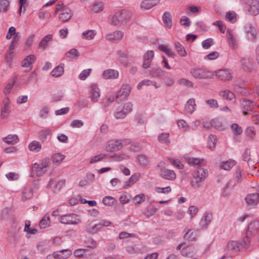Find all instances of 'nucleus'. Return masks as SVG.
<instances>
[{"label":"nucleus","mask_w":259,"mask_h":259,"mask_svg":"<svg viewBox=\"0 0 259 259\" xmlns=\"http://www.w3.org/2000/svg\"><path fill=\"white\" fill-rule=\"evenodd\" d=\"M132 16L128 11L123 10L116 12L110 18V23L112 25L119 26L127 22Z\"/></svg>","instance_id":"f257e3e1"},{"label":"nucleus","mask_w":259,"mask_h":259,"mask_svg":"<svg viewBox=\"0 0 259 259\" xmlns=\"http://www.w3.org/2000/svg\"><path fill=\"white\" fill-rule=\"evenodd\" d=\"M208 172L206 169L199 167L193 171V180L191 182V185L193 188L199 187L201 183L207 177Z\"/></svg>","instance_id":"f03ea898"},{"label":"nucleus","mask_w":259,"mask_h":259,"mask_svg":"<svg viewBox=\"0 0 259 259\" xmlns=\"http://www.w3.org/2000/svg\"><path fill=\"white\" fill-rule=\"evenodd\" d=\"M55 13L59 14V19L63 22L69 20L72 16L71 9L63 4L56 6Z\"/></svg>","instance_id":"7ed1b4c3"},{"label":"nucleus","mask_w":259,"mask_h":259,"mask_svg":"<svg viewBox=\"0 0 259 259\" xmlns=\"http://www.w3.org/2000/svg\"><path fill=\"white\" fill-rule=\"evenodd\" d=\"M190 73L193 77L198 79L211 78L213 76V74L211 72L198 67L191 68Z\"/></svg>","instance_id":"20e7f679"},{"label":"nucleus","mask_w":259,"mask_h":259,"mask_svg":"<svg viewBox=\"0 0 259 259\" xmlns=\"http://www.w3.org/2000/svg\"><path fill=\"white\" fill-rule=\"evenodd\" d=\"M240 106L243 110L242 113H250V112H256L255 109L257 108L256 103L249 99L243 98L240 103Z\"/></svg>","instance_id":"39448f33"},{"label":"nucleus","mask_w":259,"mask_h":259,"mask_svg":"<svg viewBox=\"0 0 259 259\" xmlns=\"http://www.w3.org/2000/svg\"><path fill=\"white\" fill-rule=\"evenodd\" d=\"M59 221L61 223L67 225H75L80 222L79 216L74 213L61 215L59 218Z\"/></svg>","instance_id":"423d86ee"},{"label":"nucleus","mask_w":259,"mask_h":259,"mask_svg":"<svg viewBox=\"0 0 259 259\" xmlns=\"http://www.w3.org/2000/svg\"><path fill=\"white\" fill-rule=\"evenodd\" d=\"M165 162L161 161L158 164V166L161 168L160 176L164 179L172 180L176 178V175L174 171L164 168Z\"/></svg>","instance_id":"0eeeda50"},{"label":"nucleus","mask_w":259,"mask_h":259,"mask_svg":"<svg viewBox=\"0 0 259 259\" xmlns=\"http://www.w3.org/2000/svg\"><path fill=\"white\" fill-rule=\"evenodd\" d=\"M245 200L249 208L256 206L259 202V187L257 192L247 195Z\"/></svg>","instance_id":"6e6552de"},{"label":"nucleus","mask_w":259,"mask_h":259,"mask_svg":"<svg viewBox=\"0 0 259 259\" xmlns=\"http://www.w3.org/2000/svg\"><path fill=\"white\" fill-rule=\"evenodd\" d=\"M131 88L128 84L122 85L120 90L117 92L116 99H120L121 100H125L127 99L130 93Z\"/></svg>","instance_id":"1a4fd4ad"},{"label":"nucleus","mask_w":259,"mask_h":259,"mask_svg":"<svg viewBox=\"0 0 259 259\" xmlns=\"http://www.w3.org/2000/svg\"><path fill=\"white\" fill-rule=\"evenodd\" d=\"M123 147L122 143L121 140H116L114 141L109 142L106 146L105 149L107 151L113 152L120 150Z\"/></svg>","instance_id":"9d476101"},{"label":"nucleus","mask_w":259,"mask_h":259,"mask_svg":"<svg viewBox=\"0 0 259 259\" xmlns=\"http://www.w3.org/2000/svg\"><path fill=\"white\" fill-rule=\"evenodd\" d=\"M100 97V90L96 84H93L91 85L89 90V98L91 100L96 102Z\"/></svg>","instance_id":"9b49d317"},{"label":"nucleus","mask_w":259,"mask_h":259,"mask_svg":"<svg viewBox=\"0 0 259 259\" xmlns=\"http://www.w3.org/2000/svg\"><path fill=\"white\" fill-rule=\"evenodd\" d=\"M214 73L218 78L223 81H228L232 78L230 71L227 69L217 70Z\"/></svg>","instance_id":"f8f14e48"},{"label":"nucleus","mask_w":259,"mask_h":259,"mask_svg":"<svg viewBox=\"0 0 259 259\" xmlns=\"http://www.w3.org/2000/svg\"><path fill=\"white\" fill-rule=\"evenodd\" d=\"M154 57V52L152 51H148L143 56V62L142 67L144 68H148Z\"/></svg>","instance_id":"ddd939ff"},{"label":"nucleus","mask_w":259,"mask_h":259,"mask_svg":"<svg viewBox=\"0 0 259 259\" xmlns=\"http://www.w3.org/2000/svg\"><path fill=\"white\" fill-rule=\"evenodd\" d=\"M219 95L228 101L235 103L236 101V97L234 94L228 90H221L219 93Z\"/></svg>","instance_id":"4468645a"},{"label":"nucleus","mask_w":259,"mask_h":259,"mask_svg":"<svg viewBox=\"0 0 259 259\" xmlns=\"http://www.w3.org/2000/svg\"><path fill=\"white\" fill-rule=\"evenodd\" d=\"M123 34V32L121 31L116 30L113 32L107 34L105 38L107 40L111 41H118L122 39Z\"/></svg>","instance_id":"2eb2a0df"},{"label":"nucleus","mask_w":259,"mask_h":259,"mask_svg":"<svg viewBox=\"0 0 259 259\" xmlns=\"http://www.w3.org/2000/svg\"><path fill=\"white\" fill-rule=\"evenodd\" d=\"M248 4L249 6L248 11L253 15H256L259 14V1L249 0Z\"/></svg>","instance_id":"dca6fc26"},{"label":"nucleus","mask_w":259,"mask_h":259,"mask_svg":"<svg viewBox=\"0 0 259 259\" xmlns=\"http://www.w3.org/2000/svg\"><path fill=\"white\" fill-rule=\"evenodd\" d=\"M257 233L259 235V221L254 220L248 224L247 234L253 235Z\"/></svg>","instance_id":"f3484780"},{"label":"nucleus","mask_w":259,"mask_h":259,"mask_svg":"<svg viewBox=\"0 0 259 259\" xmlns=\"http://www.w3.org/2000/svg\"><path fill=\"white\" fill-rule=\"evenodd\" d=\"M119 76L118 71L114 69H107L102 73V77L105 79H116Z\"/></svg>","instance_id":"a211bd4d"},{"label":"nucleus","mask_w":259,"mask_h":259,"mask_svg":"<svg viewBox=\"0 0 259 259\" xmlns=\"http://www.w3.org/2000/svg\"><path fill=\"white\" fill-rule=\"evenodd\" d=\"M72 254L70 249H63L54 253V258L56 259H66L68 258Z\"/></svg>","instance_id":"6ab92c4d"},{"label":"nucleus","mask_w":259,"mask_h":259,"mask_svg":"<svg viewBox=\"0 0 259 259\" xmlns=\"http://www.w3.org/2000/svg\"><path fill=\"white\" fill-rule=\"evenodd\" d=\"M235 185L236 183L235 182L229 181L223 189L221 194L222 196L225 198H228L231 193L232 189Z\"/></svg>","instance_id":"aec40b11"},{"label":"nucleus","mask_w":259,"mask_h":259,"mask_svg":"<svg viewBox=\"0 0 259 259\" xmlns=\"http://www.w3.org/2000/svg\"><path fill=\"white\" fill-rule=\"evenodd\" d=\"M36 60V56L34 55H30L27 56L22 62L21 65L23 67H30L32 68V64Z\"/></svg>","instance_id":"412c9836"},{"label":"nucleus","mask_w":259,"mask_h":259,"mask_svg":"<svg viewBox=\"0 0 259 259\" xmlns=\"http://www.w3.org/2000/svg\"><path fill=\"white\" fill-rule=\"evenodd\" d=\"M160 0H144L141 4L142 9L149 10L156 6L160 2Z\"/></svg>","instance_id":"4be33fe9"},{"label":"nucleus","mask_w":259,"mask_h":259,"mask_svg":"<svg viewBox=\"0 0 259 259\" xmlns=\"http://www.w3.org/2000/svg\"><path fill=\"white\" fill-rule=\"evenodd\" d=\"M52 39V34H48L45 36L39 43L38 46V49L41 51H44L47 47L49 46V44Z\"/></svg>","instance_id":"5701e85b"},{"label":"nucleus","mask_w":259,"mask_h":259,"mask_svg":"<svg viewBox=\"0 0 259 259\" xmlns=\"http://www.w3.org/2000/svg\"><path fill=\"white\" fill-rule=\"evenodd\" d=\"M235 172L234 176L235 181L237 183L242 182L245 177L243 170L240 167L237 166L235 167Z\"/></svg>","instance_id":"b1692460"},{"label":"nucleus","mask_w":259,"mask_h":259,"mask_svg":"<svg viewBox=\"0 0 259 259\" xmlns=\"http://www.w3.org/2000/svg\"><path fill=\"white\" fill-rule=\"evenodd\" d=\"M33 196V191L30 187H25L23 189L22 192V200L25 201L30 199Z\"/></svg>","instance_id":"393cba45"},{"label":"nucleus","mask_w":259,"mask_h":259,"mask_svg":"<svg viewBox=\"0 0 259 259\" xmlns=\"http://www.w3.org/2000/svg\"><path fill=\"white\" fill-rule=\"evenodd\" d=\"M196 106V105L195 104V99L193 98H191L188 100L185 105V111L188 113H192L195 111Z\"/></svg>","instance_id":"a878e982"},{"label":"nucleus","mask_w":259,"mask_h":259,"mask_svg":"<svg viewBox=\"0 0 259 259\" xmlns=\"http://www.w3.org/2000/svg\"><path fill=\"white\" fill-rule=\"evenodd\" d=\"M101 225L99 223L97 224L94 223V222H91L89 224L87 228V231L91 234H95L98 232L100 229Z\"/></svg>","instance_id":"bb28decb"},{"label":"nucleus","mask_w":259,"mask_h":259,"mask_svg":"<svg viewBox=\"0 0 259 259\" xmlns=\"http://www.w3.org/2000/svg\"><path fill=\"white\" fill-rule=\"evenodd\" d=\"M245 29L249 38L253 39L255 38L256 30L253 25L250 24H247L245 26Z\"/></svg>","instance_id":"cd10ccee"},{"label":"nucleus","mask_w":259,"mask_h":259,"mask_svg":"<svg viewBox=\"0 0 259 259\" xmlns=\"http://www.w3.org/2000/svg\"><path fill=\"white\" fill-rule=\"evenodd\" d=\"M189 164L194 166H201L204 165L203 159H200L197 158L188 157L186 159Z\"/></svg>","instance_id":"c85d7f7f"},{"label":"nucleus","mask_w":259,"mask_h":259,"mask_svg":"<svg viewBox=\"0 0 259 259\" xmlns=\"http://www.w3.org/2000/svg\"><path fill=\"white\" fill-rule=\"evenodd\" d=\"M242 159L243 161H247L249 166H253L255 163L254 160L251 158L250 151L249 149H246L242 155Z\"/></svg>","instance_id":"c756f323"},{"label":"nucleus","mask_w":259,"mask_h":259,"mask_svg":"<svg viewBox=\"0 0 259 259\" xmlns=\"http://www.w3.org/2000/svg\"><path fill=\"white\" fill-rule=\"evenodd\" d=\"M3 140L8 144L14 145L18 142L19 139L16 135H9L3 138Z\"/></svg>","instance_id":"7c9ffc66"},{"label":"nucleus","mask_w":259,"mask_h":259,"mask_svg":"<svg viewBox=\"0 0 259 259\" xmlns=\"http://www.w3.org/2000/svg\"><path fill=\"white\" fill-rule=\"evenodd\" d=\"M158 49L165 53L168 57H171L172 58H174L176 55L175 52H172L169 48L167 47V46L165 45H159L158 46Z\"/></svg>","instance_id":"2f4dec72"},{"label":"nucleus","mask_w":259,"mask_h":259,"mask_svg":"<svg viewBox=\"0 0 259 259\" xmlns=\"http://www.w3.org/2000/svg\"><path fill=\"white\" fill-rule=\"evenodd\" d=\"M96 35V32L94 30H88L83 32L81 34V37L82 39L86 40H92Z\"/></svg>","instance_id":"473e14b6"},{"label":"nucleus","mask_w":259,"mask_h":259,"mask_svg":"<svg viewBox=\"0 0 259 259\" xmlns=\"http://www.w3.org/2000/svg\"><path fill=\"white\" fill-rule=\"evenodd\" d=\"M175 48L178 54L182 57H185L187 56L186 51L183 45L179 42H175Z\"/></svg>","instance_id":"72a5a7b5"},{"label":"nucleus","mask_w":259,"mask_h":259,"mask_svg":"<svg viewBox=\"0 0 259 259\" xmlns=\"http://www.w3.org/2000/svg\"><path fill=\"white\" fill-rule=\"evenodd\" d=\"M32 170L33 174H35L37 177L41 176L46 172L40 165L37 163L32 165Z\"/></svg>","instance_id":"f704fd0d"},{"label":"nucleus","mask_w":259,"mask_h":259,"mask_svg":"<svg viewBox=\"0 0 259 259\" xmlns=\"http://www.w3.org/2000/svg\"><path fill=\"white\" fill-rule=\"evenodd\" d=\"M141 177L140 173L137 172L133 175L128 179L127 181L125 182V184L124 187L126 186H131L133 184L138 181Z\"/></svg>","instance_id":"c9c22d12"},{"label":"nucleus","mask_w":259,"mask_h":259,"mask_svg":"<svg viewBox=\"0 0 259 259\" xmlns=\"http://www.w3.org/2000/svg\"><path fill=\"white\" fill-rule=\"evenodd\" d=\"M236 162L233 160H229L226 161H222L220 164V167L224 170H229L234 166Z\"/></svg>","instance_id":"e433bc0d"},{"label":"nucleus","mask_w":259,"mask_h":259,"mask_svg":"<svg viewBox=\"0 0 259 259\" xmlns=\"http://www.w3.org/2000/svg\"><path fill=\"white\" fill-rule=\"evenodd\" d=\"M212 219L211 214L207 213L205 214L200 221V225L202 228H206L210 223Z\"/></svg>","instance_id":"4c0bfd02"},{"label":"nucleus","mask_w":259,"mask_h":259,"mask_svg":"<svg viewBox=\"0 0 259 259\" xmlns=\"http://www.w3.org/2000/svg\"><path fill=\"white\" fill-rule=\"evenodd\" d=\"M65 156L60 153L54 154L51 157V159L55 164H60L64 159Z\"/></svg>","instance_id":"58836bf2"},{"label":"nucleus","mask_w":259,"mask_h":259,"mask_svg":"<svg viewBox=\"0 0 259 259\" xmlns=\"http://www.w3.org/2000/svg\"><path fill=\"white\" fill-rule=\"evenodd\" d=\"M84 242L88 248L94 249L97 247V242L92 237H87Z\"/></svg>","instance_id":"ea45409f"},{"label":"nucleus","mask_w":259,"mask_h":259,"mask_svg":"<svg viewBox=\"0 0 259 259\" xmlns=\"http://www.w3.org/2000/svg\"><path fill=\"white\" fill-rule=\"evenodd\" d=\"M217 142V137L213 135H210L208 138V146L211 150H213Z\"/></svg>","instance_id":"a19ab883"},{"label":"nucleus","mask_w":259,"mask_h":259,"mask_svg":"<svg viewBox=\"0 0 259 259\" xmlns=\"http://www.w3.org/2000/svg\"><path fill=\"white\" fill-rule=\"evenodd\" d=\"M41 148V145L37 141H33L29 145V149L34 152H39Z\"/></svg>","instance_id":"79ce46f5"},{"label":"nucleus","mask_w":259,"mask_h":259,"mask_svg":"<svg viewBox=\"0 0 259 259\" xmlns=\"http://www.w3.org/2000/svg\"><path fill=\"white\" fill-rule=\"evenodd\" d=\"M197 237L196 231L194 230H189L184 235L185 240H194Z\"/></svg>","instance_id":"37998d69"},{"label":"nucleus","mask_w":259,"mask_h":259,"mask_svg":"<svg viewBox=\"0 0 259 259\" xmlns=\"http://www.w3.org/2000/svg\"><path fill=\"white\" fill-rule=\"evenodd\" d=\"M64 72V68L62 66H58L54 68L51 72L52 76L58 77L61 76Z\"/></svg>","instance_id":"c03bdc74"},{"label":"nucleus","mask_w":259,"mask_h":259,"mask_svg":"<svg viewBox=\"0 0 259 259\" xmlns=\"http://www.w3.org/2000/svg\"><path fill=\"white\" fill-rule=\"evenodd\" d=\"M162 19L166 27L169 29L172 26V22L169 14L165 13L163 15Z\"/></svg>","instance_id":"a18cd8bd"},{"label":"nucleus","mask_w":259,"mask_h":259,"mask_svg":"<svg viewBox=\"0 0 259 259\" xmlns=\"http://www.w3.org/2000/svg\"><path fill=\"white\" fill-rule=\"evenodd\" d=\"M227 249L229 250L238 251L239 250V244L235 241H230L227 245Z\"/></svg>","instance_id":"49530a36"},{"label":"nucleus","mask_w":259,"mask_h":259,"mask_svg":"<svg viewBox=\"0 0 259 259\" xmlns=\"http://www.w3.org/2000/svg\"><path fill=\"white\" fill-rule=\"evenodd\" d=\"M51 131L48 129H44L41 130L38 134L39 139L42 142H44L47 139V137L50 135Z\"/></svg>","instance_id":"de8ad7c7"},{"label":"nucleus","mask_w":259,"mask_h":259,"mask_svg":"<svg viewBox=\"0 0 259 259\" xmlns=\"http://www.w3.org/2000/svg\"><path fill=\"white\" fill-rule=\"evenodd\" d=\"M133 104L132 102H127L124 104L120 113H129L133 111Z\"/></svg>","instance_id":"09e8293b"},{"label":"nucleus","mask_w":259,"mask_h":259,"mask_svg":"<svg viewBox=\"0 0 259 259\" xmlns=\"http://www.w3.org/2000/svg\"><path fill=\"white\" fill-rule=\"evenodd\" d=\"M50 223V217L45 215L39 222V226L41 228H46L49 226Z\"/></svg>","instance_id":"8fccbe9b"},{"label":"nucleus","mask_w":259,"mask_h":259,"mask_svg":"<svg viewBox=\"0 0 259 259\" xmlns=\"http://www.w3.org/2000/svg\"><path fill=\"white\" fill-rule=\"evenodd\" d=\"M115 201V199L111 196H105L103 199V203L106 206H112Z\"/></svg>","instance_id":"3c124183"},{"label":"nucleus","mask_w":259,"mask_h":259,"mask_svg":"<svg viewBox=\"0 0 259 259\" xmlns=\"http://www.w3.org/2000/svg\"><path fill=\"white\" fill-rule=\"evenodd\" d=\"M168 133H162L158 136V141L168 145L170 143V141L168 139Z\"/></svg>","instance_id":"603ef678"},{"label":"nucleus","mask_w":259,"mask_h":259,"mask_svg":"<svg viewBox=\"0 0 259 259\" xmlns=\"http://www.w3.org/2000/svg\"><path fill=\"white\" fill-rule=\"evenodd\" d=\"M50 164L51 162L50 159L48 157H46L41 160V163L39 165L43 170L46 172L47 171V168L50 166Z\"/></svg>","instance_id":"864d4df0"},{"label":"nucleus","mask_w":259,"mask_h":259,"mask_svg":"<svg viewBox=\"0 0 259 259\" xmlns=\"http://www.w3.org/2000/svg\"><path fill=\"white\" fill-rule=\"evenodd\" d=\"M107 156V155L106 154H101L99 155H97L91 159L90 163L91 164H93V163L98 162L104 159Z\"/></svg>","instance_id":"5fc2aeb1"},{"label":"nucleus","mask_w":259,"mask_h":259,"mask_svg":"<svg viewBox=\"0 0 259 259\" xmlns=\"http://www.w3.org/2000/svg\"><path fill=\"white\" fill-rule=\"evenodd\" d=\"M30 222L29 221L26 222L24 231L29 234H35L37 233V229L35 228L31 229V228H30Z\"/></svg>","instance_id":"6e6d98bb"},{"label":"nucleus","mask_w":259,"mask_h":259,"mask_svg":"<svg viewBox=\"0 0 259 259\" xmlns=\"http://www.w3.org/2000/svg\"><path fill=\"white\" fill-rule=\"evenodd\" d=\"M8 0H0V11L5 12L8 11L9 6Z\"/></svg>","instance_id":"4d7b16f0"},{"label":"nucleus","mask_w":259,"mask_h":259,"mask_svg":"<svg viewBox=\"0 0 259 259\" xmlns=\"http://www.w3.org/2000/svg\"><path fill=\"white\" fill-rule=\"evenodd\" d=\"M138 160L140 164L143 166H146L148 164V158L144 155H138Z\"/></svg>","instance_id":"13d9d810"},{"label":"nucleus","mask_w":259,"mask_h":259,"mask_svg":"<svg viewBox=\"0 0 259 259\" xmlns=\"http://www.w3.org/2000/svg\"><path fill=\"white\" fill-rule=\"evenodd\" d=\"M210 125L218 130H222L223 128V124L218 119H212L210 122Z\"/></svg>","instance_id":"bf43d9fd"},{"label":"nucleus","mask_w":259,"mask_h":259,"mask_svg":"<svg viewBox=\"0 0 259 259\" xmlns=\"http://www.w3.org/2000/svg\"><path fill=\"white\" fill-rule=\"evenodd\" d=\"M96 253L94 251L88 249H84L82 258L85 259H93L95 256Z\"/></svg>","instance_id":"052dcab7"},{"label":"nucleus","mask_w":259,"mask_h":259,"mask_svg":"<svg viewBox=\"0 0 259 259\" xmlns=\"http://www.w3.org/2000/svg\"><path fill=\"white\" fill-rule=\"evenodd\" d=\"M104 5L102 3L98 2L94 4L92 10L95 13H99L103 10Z\"/></svg>","instance_id":"680f3d73"},{"label":"nucleus","mask_w":259,"mask_h":259,"mask_svg":"<svg viewBox=\"0 0 259 259\" xmlns=\"http://www.w3.org/2000/svg\"><path fill=\"white\" fill-rule=\"evenodd\" d=\"M193 252V248L191 246H187L183 248L181 251V254L183 256H190Z\"/></svg>","instance_id":"e2e57ef3"},{"label":"nucleus","mask_w":259,"mask_h":259,"mask_svg":"<svg viewBox=\"0 0 259 259\" xmlns=\"http://www.w3.org/2000/svg\"><path fill=\"white\" fill-rule=\"evenodd\" d=\"M241 65L242 67L246 70L250 68L251 62L250 60L247 58H243L241 60Z\"/></svg>","instance_id":"0e129e2a"},{"label":"nucleus","mask_w":259,"mask_h":259,"mask_svg":"<svg viewBox=\"0 0 259 259\" xmlns=\"http://www.w3.org/2000/svg\"><path fill=\"white\" fill-rule=\"evenodd\" d=\"M66 56L71 59H75L78 56V52L75 49H72L66 53Z\"/></svg>","instance_id":"69168bd1"},{"label":"nucleus","mask_w":259,"mask_h":259,"mask_svg":"<svg viewBox=\"0 0 259 259\" xmlns=\"http://www.w3.org/2000/svg\"><path fill=\"white\" fill-rule=\"evenodd\" d=\"M206 104L211 108H217L218 107V103L217 101L213 99L206 100L205 101Z\"/></svg>","instance_id":"338daca9"},{"label":"nucleus","mask_w":259,"mask_h":259,"mask_svg":"<svg viewBox=\"0 0 259 259\" xmlns=\"http://www.w3.org/2000/svg\"><path fill=\"white\" fill-rule=\"evenodd\" d=\"M198 211L197 207L192 205L190 206L187 211L188 213L191 216V219H192L195 215H196Z\"/></svg>","instance_id":"774afa93"}]
</instances>
